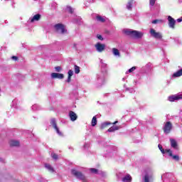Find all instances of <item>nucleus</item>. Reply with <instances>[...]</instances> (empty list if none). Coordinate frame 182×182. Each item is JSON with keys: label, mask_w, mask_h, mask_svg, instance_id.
Listing matches in <instances>:
<instances>
[{"label": "nucleus", "mask_w": 182, "mask_h": 182, "mask_svg": "<svg viewBox=\"0 0 182 182\" xmlns=\"http://www.w3.org/2000/svg\"><path fill=\"white\" fill-rule=\"evenodd\" d=\"M9 144L11 147H18L19 146V141L11 140L10 141Z\"/></svg>", "instance_id": "21"}, {"label": "nucleus", "mask_w": 182, "mask_h": 182, "mask_svg": "<svg viewBox=\"0 0 182 182\" xmlns=\"http://www.w3.org/2000/svg\"><path fill=\"white\" fill-rule=\"evenodd\" d=\"M74 72L76 75H78V73H80V67L75 65H74Z\"/></svg>", "instance_id": "30"}, {"label": "nucleus", "mask_w": 182, "mask_h": 182, "mask_svg": "<svg viewBox=\"0 0 182 182\" xmlns=\"http://www.w3.org/2000/svg\"><path fill=\"white\" fill-rule=\"evenodd\" d=\"M149 33L154 39H158L159 41H161L163 39V33L157 32L154 28H151L149 30Z\"/></svg>", "instance_id": "6"}, {"label": "nucleus", "mask_w": 182, "mask_h": 182, "mask_svg": "<svg viewBox=\"0 0 182 182\" xmlns=\"http://www.w3.org/2000/svg\"><path fill=\"white\" fill-rule=\"evenodd\" d=\"M100 63L102 72H105V73H107V64H106L103 60H100Z\"/></svg>", "instance_id": "17"}, {"label": "nucleus", "mask_w": 182, "mask_h": 182, "mask_svg": "<svg viewBox=\"0 0 182 182\" xmlns=\"http://www.w3.org/2000/svg\"><path fill=\"white\" fill-rule=\"evenodd\" d=\"M71 79H72V77H68V79H67V80H66V82H68V83H70V80H71Z\"/></svg>", "instance_id": "44"}, {"label": "nucleus", "mask_w": 182, "mask_h": 182, "mask_svg": "<svg viewBox=\"0 0 182 182\" xmlns=\"http://www.w3.org/2000/svg\"><path fill=\"white\" fill-rule=\"evenodd\" d=\"M158 147H159V150L161 151V152L162 153V154H164L165 153H167V151H166V149L164 150L161 145L159 144Z\"/></svg>", "instance_id": "34"}, {"label": "nucleus", "mask_w": 182, "mask_h": 182, "mask_svg": "<svg viewBox=\"0 0 182 182\" xmlns=\"http://www.w3.org/2000/svg\"><path fill=\"white\" fill-rule=\"evenodd\" d=\"M119 129H120V127L117 126H112L109 129H108L107 132H109V133H112L113 132H116V130H119Z\"/></svg>", "instance_id": "26"}, {"label": "nucleus", "mask_w": 182, "mask_h": 182, "mask_svg": "<svg viewBox=\"0 0 182 182\" xmlns=\"http://www.w3.org/2000/svg\"><path fill=\"white\" fill-rule=\"evenodd\" d=\"M70 149H72V147H69Z\"/></svg>", "instance_id": "54"}, {"label": "nucleus", "mask_w": 182, "mask_h": 182, "mask_svg": "<svg viewBox=\"0 0 182 182\" xmlns=\"http://www.w3.org/2000/svg\"><path fill=\"white\" fill-rule=\"evenodd\" d=\"M108 150H112V146H108Z\"/></svg>", "instance_id": "52"}, {"label": "nucleus", "mask_w": 182, "mask_h": 182, "mask_svg": "<svg viewBox=\"0 0 182 182\" xmlns=\"http://www.w3.org/2000/svg\"><path fill=\"white\" fill-rule=\"evenodd\" d=\"M136 69H137V67H136V66L131 68L126 72V75H127V73H133V72H134L136 70Z\"/></svg>", "instance_id": "32"}, {"label": "nucleus", "mask_w": 182, "mask_h": 182, "mask_svg": "<svg viewBox=\"0 0 182 182\" xmlns=\"http://www.w3.org/2000/svg\"><path fill=\"white\" fill-rule=\"evenodd\" d=\"M124 33L128 36H132V38H134L135 39H141L144 35L143 32L129 28L124 29Z\"/></svg>", "instance_id": "3"}, {"label": "nucleus", "mask_w": 182, "mask_h": 182, "mask_svg": "<svg viewBox=\"0 0 182 182\" xmlns=\"http://www.w3.org/2000/svg\"><path fill=\"white\" fill-rule=\"evenodd\" d=\"M76 19H77V17H76V18L74 19L75 23H77V20H76Z\"/></svg>", "instance_id": "48"}, {"label": "nucleus", "mask_w": 182, "mask_h": 182, "mask_svg": "<svg viewBox=\"0 0 182 182\" xmlns=\"http://www.w3.org/2000/svg\"><path fill=\"white\" fill-rule=\"evenodd\" d=\"M106 48V46L105 44H102L100 43H97L96 45H95V48L97 49V50L99 52V53H102L103 52V50H105Z\"/></svg>", "instance_id": "12"}, {"label": "nucleus", "mask_w": 182, "mask_h": 182, "mask_svg": "<svg viewBox=\"0 0 182 182\" xmlns=\"http://www.w3.org/2000/svg\"><path fill=\"white\" fill-rule=\"evenodd\" d=\"M83 167L76 166L70 170L71 176L80 181H86V176L83 173Z\"/></svg>", "instance_id": "1"}, {"label": "nucleus", "mask_w": 182, "mask_h": 182, "mask_svg": "<svg viewBox=\"0 0 182 182\" xmlns=\"http://www.w3.org/2000/svg\"><path fill=\"white\" fill-rule=\"evenodd\" d=\"M122 80H124V81L126 80V78H122Z\"/></svg>", "instance_id": "53"}, {"label": "nucleus", "mask_w": 182, "mask_h": 182, "mask_svg": "<svg viewBox=\"0 0 182 182\" xmlns=\"http://www.w3.org/2000/svg\"><path fill=\"white\" fill-rule=\"evenodd\" d=\"M112 53L114 56H116L117 58H120V51L116 48H112Z\"/></svg>", "instance_id": "23"}, {"label": "nucleus", "mask_w": 182, "mask_h": 182, "mask_svg": "<svg viewBox=\"0 0 182 182\" xmlns=\"http://www.w3.org/2000/svg\"><path fill=\"white\" fill-rule=\"evenodd\" d=\"M156 0H149V6L153 7L156 4Z\"/></svg>", "instance_id": "37"}, {"label": "nucleus", "mask_w": 182, "mask_h": 182, "mask_svg": "<svg viewBox=\"0 0 182 182\" xmlns=\"http://www.w3.org/2000/svg\"><path fill=\"white\" fill-rule=\"evenodd\" d=\"M31 110L33 112H35V110H41V107L38 105L35 104L31 107Z\"/></svg>", "instance_id": "31"}, {"label": "nucleus", "mask_w": 182, "mask_h": 182, "mask_svg": "<svg viewBox=\"0 0 182 182\" xmlns=\"http://www.w3.org/2000/svg\"><path fill=\"white\" fill-rule=\"evenodd\" d=\"M11 59L13 60H18V57H16V56H12L11 57Z\"/></svg>", "instance_id": "45"}, {"label": "nucleus", "mask_w": 182, "mask_h": 182, "mask_svg": "<svg viewBox=\"0 0 182 182\" xmlns=\"http://www.w3.org/2000/svg\"><path fill=\"white\" fill-rule=\"evenodd\" d=\"M107 82V73L100 72L97 74L95 85L97 87H102Z\"/></svg>", "instance_id": "2"}, {"label": "nucleus", "mask_w": 182, "mask_h": 182, "mask_svg": "<svg viewBox=\"0 0 182 182\" xmlns=\"http://www.w3.org/2000/svg\"><path fill=\"white\" fill-rule=\"evenodd\" d=\"M167 176H169V173H164V174L161 176L162 180H163V178H166V177H167Z\"/></svg>", "instance_id": "42"}, {"label": "nucleus", "mask_w": 182, "mask_h": 182, "mask_svg": "<svg viewBox=\"0 0 182 182\" xmlns=\"http://www.w3.org/2000/svg\"><path fill=\"white\" fill-rule=\"evenodd\" d=\"M110 124H112L111 122H104L101 124V129H105V127H106L107 126H109Z\"/></svg>", "instance_id": "33"}, {"label": "nucleus", "mask_w": 182, "mask_h": 182, "mask_svg": "<svg viewBox=\"0 0 182 182\" xmlns=\"http://www.w3.org/2000/svg\"><path fill=\"white\" fill-rule=\"evenodd\" d=\"M75 9L70 6H67V11L69 12L70 14H73V11Z\"/></svg>", "instance_id": "35"}, {"label": "nucleus", "mask_w": 182, "mask_h": 182, "mask_svg": "<svg viewBox=\"0 0 182 182\" xmlns=\"http://www.w3.org/2000/svg\"><path fill=\"white\" fill-rule=\"evenodd\" d=\"M0 92H1V87H0Z\"/></svg>", "instance_id": "55"}, {"label": "nucleus", "mask_w": 182, "mask_h": 182, "mask_svg": "<svg viewBox=\"0 0 182 182\" xmlns=\"http://www.w3.org/2000/svg\"><path fill=\"white\" fill-rule=\"evenodd\" d=\"M40 20H41V14H36L35 16L30 18V19H29V21L31 23H33V22H36Z\"/></svg>", "instance_id": "16"}, {"label": "nucleus", "mask_w": 182, "mask_h": 182, "mask_svg": "<svg viewBox=\"0 0 182 182\" xmlns=\"http://www.w3.org/2000/svg\"><path fill=\"white\" fill-rule=\"evenodd\" d=\"M153 178V169L148 168L145 169L144 176H142L143 182H150V180Z\"/></svg>", "instance_id": "4"}, {"label": "nucleus", "mask_w": 182, "mask_h": 182, "mask_svg": "<svg viewBox=\"0 0 182 182\" xmlns=\"http://www.w3.org/2000/svg\"><path fill=\"white\" fill-rule=\"evenodd\" d=\"M89 148V143H85L84 144V149H88Z\"/></svg>", "instance_id": "43"}, {"label": "nucleus", "mask_w": 182, "mask_h": 182, "mask_svg": "<svg viewBox=\"0 0 182 182\" xmlns=\"http://www.w3.org/2000/svg\"><path fill=\"white\" fill-rule=\"evenodd\" d=\"M168 25L171 29H174L176 28V20L171 17V16H168Z\"/></svg>", "instance_id": "10"}, {"label": "nucleus", "mask_w": 182, "mask_h": 182, "mask_svg": "<svg viewBox=\"0 0 182 182\" xmlns=\"http://www.w3.org/2000/svg\"><path fill=\"white\" fill-rule=\"evenodd\" d=\"M181 99H182V93L173 95L168 97V102H177L178 100H181Z\"/></svg>", "instance_id": "9"}, {"label": "nucleus", "mask_w": 182, "mask_h": 182, "mask_svg": "<svg viewBox=\"0 0 182 182\" xmlns=\"http://www.w3.org/2000/svg\"><path fill=\"white\" fill-rule=\"evenodd\" d=\"M96 124H97V118L96 117V116H95L92 117V119L91 122V126H92V127H95Z\"/></svg>", "instance_id": "29"}, {"label": "nucleus", "mask_w": 182, "mask_h": 182, "mask_svg": "<svg viewBox=\"0 0 182 182\" xmlns=\"http://www.w3.org/2000/svg\"><path fill=\"white\" fill-rule=\"evenodd\" d=\"M171 130H173V124L170 122H166L164 123L163 127V131L164 134H170L171 132Z\"/></svg>", "instance_id": "7"}, {"label": "nucleus", "mask_w": 182, "mask_h": 182, "mask_svg": "<svg viewBox=\"0 0 182 182\" xmlns=\"http://www.w3.org/2000/svg\"><path fill=\"white\" fill-rule=\"evenodd\" d=\"M90 171L92 173V174H102L103 177L106 176V172L99 171V170L95 168H90Z\"/></svg>", "instance_id": "13"}, {"label": "nucleus", "mask_w": 182, "mask_h": 182, "mask_svg": "<svg viewBox=\"0 0 182 182\" xmlns=\"http://www.w3.org/2000/svg\"><path fill=\"white\" fill-rule=\"evenodd\" d=\"M15 103H16V100H13V102H12V104H13V105H12V107H14V108L16 107V106L14 105H15Z\"/></svg>", "instance_id": "46"}, {"label": "nucleus", "mask_w": 182, "mask_h": 182, "mask_svg": "<svg viewBox=\"0 0 182 182\" xmlns=\"http://www.w3.org/2000/svg\"><path fill=\"white\" fill-rule=\"evenodd\" d=\"M55 28L57 33H60V35H65V33H68V31L65 28V26L60 23H58L55 25Z\"/></svg>", "instance_id": "8"}, {"label": "nucleus", "mask_w": 182, "mask_h": 182, "mask_svg": "<svg viewBox=\"0 0 182 182\" xmlns=\"http://www.w3.org/2000/svg\"><path fill=\"white\" fill-rule=\"evenodd\" d=\"M97 39H99L100 41H103V36H102V35H97Z\"/></svg>", "instance_id": "41"}, {"label": "nucleus", "mask_w": 182, "mask_h": 182, "mask_svg": "<svg viewBox=\"0 0 182 182\" xmlns=\"http://www.w3.org/2000/svg\"><path fill=\"white\" fill-rule=\"evenodd\" d=\"M134 4V0H129L127 4V9H128V11H132V9H133Z\"/></svg>", "instance_id": "19"}, {"label": "nucleus", "mask_w": 182, "mask_h": 182, "mask_svg": "<svg viewBox=\"0 0 182 182\" xmlns=\"http://www.w3.org/2000/svg\"><path fill=\"white\" fill-rule=\"evenodd\" d=\"M154 25H157V23H164V20L163 19H155L151 21Z\"/></svg>", "instance_id": "27"}, {"label": "nucleus", "mask_w": 182, "mask_h": 182, "mask_svg": "<svg viewBox=\"0 0 182 182\" xmlns=\"http://www.w3.org/2000/svg\"><path fill=\"white\" fill-rule=\"evenodd\" d=\"M55 69L56 72H60V70H62V68H60V66H57Z\"/></svg>", "instance_id": "39"}, {"label": "nucleus", "mask_w": 182, "mask_h": 182, "mask_svg": "<svg viewBox=\"0 0 182 182\" xmlns=\"http://www.w3.org/2000/svg\"><path fill=\"white\" fill-rule=\"evenodd\" d=\"M127 90H129V93H134V89L133 88H127Z\"/></svg>", "instance_id": "40"}, {"label": "nucleus", "mask_w": 182, "mask_h": 182, "mask_svg": "<svg viewBox=\"0 0 182 182\" xmlns=\"http://www.w3.org/2000/svg\"><path fill=\"white\" fill-rule=\"evenodd\" d=\"M50 126L53 127L54 130H55L57 134L60 136V137H63V133L60 132V129H59V127H58V124H56V119L55 118L50 119Z\"/></svg>", "instance_id": "5"}, {"label": "nucleus", "mask_w": 182, "mask_h": 182, "mask_svg": "<svg viewBox=\"0 0 182 182\" xmlns=\"http://www.w3.org/2000/svg\"><path fill=\"white\" fill-rule=\"evenodd\" d=\"M18 105H19V102L17 100V109H19V106H18Z\"/></svg>", "instance_id": "50"}, {"label": "nucleus", "mask_w": 182, "mask_h": 182, "mask_svg": "<svg viewBox=\"0 0 182 182\" xmlns=\"http://www.w3.org/2000/svg\"><path fill=\"white\" fill-rule=\"evenodd\" d=\"M117 178L118 181H120V180H123V177H124V173L123 172H119L116 174Z\"/></svg>", "instance_id": "25"}, {"label": "nucleus", "mask_w": 182, "mask_h": 182, "mask_svg": "<svg viewBox=\"0 0 182 182\" xmlns=\"http://www.w3.org/2000/svg\"><path fill=\"white\" fill-rule=\"evenodd\" d=\"M63 77H65V75H63V74H60L58 73H51L52 79H63Z\"/></svg>", "instance_id": "15"}, {"label": "nucleus", "mask_w": 182, "mask_h": 182, "mask_svg": "<svg viewBox=\"0 0 182 182\" xmlns=\"http://www.w3.org/2000/svg\"><path fill=\"white\" fill-rule=\"evenodd\" d=\"M69 117L71 122H76L77 120V114L73 111H70Z\"/></svg>", "instance_id": "14"}, {"label": "nucleus", "mask_w": 182, "mask_h": 182, "mask_svg": "<svg viewBox=\"0 0 182 182\" xmlns=\"http://www.w3.org/2000/svg\"><path fill=\"white\" fill-rule=\"evenodd\" d=\"M51 157L52 159H53V160H58V159H59V156H58V154L55 153L51 154Z\"/></svg>", "instance_id": "36"}, {"label": "nucleus", "mask_w": 182, "mask_h": 182, "mask_svg": "<svg viewBox=\"0 0 182 182\" xmlns=\"http://www.w3.org/2000/svg\"><path fill=\"white\" fill-rule=\"evenodd\" d=\"M96 20H97V22H101L102 23L104 22H106V19H105V18L102 17L101 16H97Z\"/></svg>", "instance_id": "28"}, {"label": "nucleus", "mask_w": 182, "mask_h": 182, "mask_svg": "<svg viewBox=\"0 0 182 182\" xmlns=\"http://www.w3.org/2000/svg\"><path fill=\"white\" fill-rule=\"evenodd\" d=\"M182 76V68L176 71L172 75V78L176 79V77H180Z\"/></svg>", "instance_id": "20"}, {"label": "nucleus", "mask_w": 182, "mask_h": 182, "mask_svg": "<svg viewBox=\"0 0 182 182\" xmlns=\"http://www.w3.org/2000/svg\"><path fill=\"white\" fill-rule=\"evenodd\" d=\"M132 178L130 174L124 175V176L122 178V182H132Z\"/></svg>", "instance_id": "18"}, {"label": "nucleus", "mask_w": 182, "mask_h": 182, "mask_svg": "<svg viewBox=\"0 0 182 182\" xmlns=\"http://www.w3.org/2000/svg\"><path fill=\"white\" fill-rule=\"evenodd\" d=\"M170 141H171V146L173 149H177V146H178L177 141H176V139H171Z\"/></svg>", "instance_id": "22"}, {"label": "nucleus", "mask_w": 182, "mask_h": 182, "mask_svg": "<svg viewBox=\"0 0 182 182\" xmlns=\"http://www.w3.org/2000/svg\"><path fill=\"white\" fill-rule=\"evenodd\" d=\"M76 46H77V43H74V44H73V48H74V49H77V47H76Z\"/></svg>", "instance_id": "47"}, {"label": "nucleus", "mask_w": 182, "mask_h": 182, "mask_svg": "<svg viewBox=\"0 0 182 182\" xmlns=\"http://www.w3.org/2000/svg\"><path fill=\"white\" fill-rule=\"evenodd\" d=\"M118 122H119L115 121L114 123H112V124H117Z\"/></svg>", "instance_id": "51"}, {"label": "nucleus", "mask_w": 182, "mask_h": 182, "mask_svg": "<svg viewBox=\"0 0 182 182\" xmlns=\"http://www.w3.org/2000/svg\"><path fill=\"white\" fill-rule=\"evenodd\" d=\"M166 153H168V156L170 157H172L175 161H180V156L178 155H173V151L171 149H166Z\"/></svg>", "instance_id": "11"}, {"label": "nucleus", "mask_w": 182, "mask_h": 182, "mask_svg": "<svg viewBox=\"0 0 182 182\" xmlns=\"http://www.w3.org/2000/svg\"><path fill=\"white\" fill-rule=\"evenodd\" d=\"M45 167L47 170H48L50 171V173H55V169L50 164H46Z\"/></svg>", "instance_id": "24"}, {"label": "nucleus", "mask_w": 182, "mask_h": 182, "mask_svg": "<svg viewBox=\"0 0 182 182\" xmlns=\"http://www.w3.org/2000/svg\"><path fill=\"white\" fill-rule=\"evenodd\" d=\"M108 154H109V156H112V154H113V151H109V152H108Z\"/></svg>", "instance_id": "49"}, {"label": "nucleus", "mask_w": 182, "mask_h": 182, "mask_svg": "<svg viewBox=\"0 0 182 182\" xmlns=\"http://www.w3.org/2000/svg\"><path fill=\"white\" fill-rule=\"evenodd\" d=\"M68 76L72 77L73 76V70H68Z\"/></svg>", "instance_id": "38"}]
</instances>
